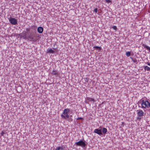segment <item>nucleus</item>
<instances>
[{"label":"nucleus","mask_w":150,"mask_h":150,"mask_svg":"<svg viewBox=\"0 0 150 150\" xmlns=\"http://www.w3.org/2000/svg\"><path fill=\"white\" fill-rule=\"evenodd\" d=\"M94 49H96L97 50H98L99 51L101 50V47L97 46H94L93 47Z\"/></svg>","instance_id":"a211bd4d"},{"label":"nucleus","mask_w":150,"mask_h":150,"mask_svg":"<svg viewBox=\"0 0 150 150\" xmlns=\"http://www.w3.org/2000/svg\"><path fill=\"white\" fill-rule=\"evenodd\" d=\"M130 58H131L132 61L134 62H137V60L136 58H134L132 57H130Z\"/></svg>","instance_id":"aec40b11"},{"label":"nucleus","mask_w":150,"mask_h":150,"mask_svg":"<svg viewBox=\"0 0 150 150\" xmlns=\"http://www.w3.org/2000/svg\"><path fill=\"white\" fill-rule=\"evenodd\" d=\"M43 28L41 26L37 28V31L39 33H42L43 31Z\"/></svg>","instance_id":"6e6552de"},{"label":"nucleus","mask_w":150,"mask_h":150,"mask_svg":"<svg viewBox=\"0 0 150 150\" xmlns=\"http://www.w3.org/2000/svg\"><path fill=\"white\" fill-rule=\"evenodd\" d=\"M47 53H53L54 52V51L51 48L48 49L47 50Z\"/></svg>","instance_id":"ddd939ff"},{"label":"nucleus","mask_w":150,"mask_h":150,"mask_svg":"<svg viewBox=\"0 0 150 150\" xmlns=\"http://www.w3.org/2000/svg\"><path fill=\"white\" fill-rule=\"evenodd\" d=\"M85 81L86 82H88V78H86V79H85Z\"/></svg>","instance_id":"c85d7f7f"},{"label":"nucleus","mask_w":150,"mask_h":150,"mask_svg":"<svg viewBox=\"0 0 150 150\" xmlns=\"http://www.w3.org/2000/svg\"><path fill=\"white\" fill-rule=\"evenodd\" d=\"M8 20L13 25H16L17 24V21L16 19L12 17H10Z\"/></svg>","instance_id":"20e7f679"},{"label":"nucleus","mask_w":150,"mask_h":150,"mask_svg":"<svg viewBox=\"0 0 150 150\" xmlns=\"http://www.w3.org/2000/svg\"><path fill=\"white\" fill-rule=\"evenodd\" d=\"M21 33H20V34H16V36H20V35H21Z\"/></svg>","instance_id":"c756f323"},{"label":"nucleus","mask_w":150,"mask_h":150,"mask_svg":"<svg viewBox=\"0 0 150 150\" xmlns=\"http://www.w3.org/2000/svg\"><path fill=\"white\" fill-rule=\"evenodd\" d=\"M51 74L57 76L59 75V72L57 70H53L51 73Z\"/></svg>","instance_id":"f8f14e48"},{"label":"nucleus","mask_w":150,"mask_h":150,"mask_svg":"<svg viewBox=\"0 0 150 150\" xmlns=\"http://www.w3.org/2000/svg\"><path fill=\"white\" fill-rule=\"evenodd\" d=\"M30 28V30H32V31H33L34 33H35L36 31V29H37V27L35 25H33L32 26L31 28Z\"/></svg>","instance_id":"9b49d317"},{"label":"nucleus","mask_w":150,"mask_h":150,"mask_svg":"<svg viewBox=\"0 0 150 150\" xmlns=\"http://www.w3.org/2000/svg\"><path fill=\"white\" fill-rule=\"evenodd\" d=\"M26 31L27 32V35L26 39L30 41H33L34 42H35L37 39L36 38V36L33 31L30 30V28H27L26 29Z\"/></svg>","instance_id":"f257e3e1"},{"label":"nucleus","mask_w":150,"mask_h":150,"mask_svg":"<svg viewBox=\"0 0 150 150\" xmlns=\"http://www.w3.org/2000/svg\"><path fill=\"white\" fill-rule=\"evenodd\" d=\"M102 133L104 134H106L108 131L107 129L105 128H103V129H102Z\"/></svg>","instance_id":"4468645a"},{"label":"nucleus","mask_w":150,"mask_h":150,"mask_svg":"<svg viewBox=\"0 0 150 150\" xmlns=\"http://www.w3.org/2000/svg\"><path fill=\"white\" fill-rule=\"evenodd\" d=\"M138 103H140L143 108H149L150 107V103L148 100H142V103L138 102Z\"/></svg>","instance_id":"f03ea898"},{"label":"nucleus","mask_w":150,"mask_h":150,"mask_svg":"<svg viewBox=\"0 0 150 150\" xmlns=\"http://www.w3.org/2000/svg\"><path fill=\"white\" fill-rule=\"evenodd\" d=\"M138 116L139 117H142L144 114V112L142 110H137Z\"/></svg>","instance_id":"0eeeda50"},{"label":"nucleus","mask_w":150,"mask_h":150,"mask_svg":"<svg viewBox=\"0 0 150 150\" xmlns=\"http://www.w3.org/2000/svg\"><path fill=\"white\" fill-rule=\"evenodd\" d=\"M86 103L88 104L89 102H91L92 103H93L95 101V100L94 99L88 97L86 98Z\"/></svg>","instance_id":"423d86ee"},{"label":"nucleus","mask_w":150,"mask_h":150,"mask_svg":"<svg viewBox=\"0 0 150 150\" xmlns=\"http://www.w3.org/2000/svg\"><path fill=\"white\" fill-rule=\"evenodd\" d=\"M147 64L149 66H150V62H147Z\"/></svg>","instance_id":"7c9ffc66"},{"label":"nucleus","mask_w":150,"mask_h":150,"mask_svg":"<svg viewBox=\"0 0 150 150\" xmlns=\"http://www.w3.org/2000/svg\"><path fill=\"white\" fill-rule=\"evenodd\" d=\"M61 116L62 118L64 119H69V116L68 114H66L65 115H64L63 114H62Z\"/></svg>","instance_id":"9d476101"},{"label":"nucleus","mask_w":150,"mask_h":150,"mask_svg":"<svg viewBox=\"0 0 150 150\" xmlns=\"http://www.w3.org/2000/svg\"><path fill=\"white\" fill-rule=\"evenodd\" d=\"M69 108H66L64 110L62 114L65 115L67 114H68L69 112Z\"/></svg>","instance_id":"1a4fd4ad"},{"label":"nucleus","mask_w":150,"mask_h":150,"mask_svg":"<svg viewBox=\"0 0 150 150\" xmlns=\"http://www.w3.org/2000/svg\"><path fill=\"white\" fill-rule=\"evenodd\" d=\"M106 2L107 3H110L111 2V1L110 0H105Z\"/></svg>","instance_id":"393cba45"},{"label":"nucleus","mask_w":150,"mask_h":150,"mask_svg":"<svg viewBox=\"0 0 150 150\" xmlns=\"http://www.w3.org/2000/svg\"><path fill=\"white\" fill-rule=\"evenodd\" d=\"M143 46L144 47V48L146 49L147 50H148L149 51V52H150V47L147 46L146 45H145L144 44H143Z\"/></svg>","instance_id":"2eb2a0df"},{"label":"nucleus","mask_w":150,"mask_h":150,"mask_svg":"<svg viewBox=\"0 0 150 150\" xmlns=\"http://www.w3.org/2000/svg\"><path fill=\"white\" fill-rule=\"evenodd\" d=\"M23 35L24 36V39H26V37L27 36V31H24L23 32Z\"/></svg>","instance_id":"dca6fc26"},{"label":"nucleus","mask_w":150,"mask_h":150,"mask_svg":"<svg viewBox=\"0 0 150 150\" xmlns=\"http://www.w3.org/2000/svg\"><path fill=\"white\" fill-rule=\"evenodd\" d=\"M102 131V127H100L99 128L95 129L94 132L99 135H103V133Z\"/></svg>","instance_id":"39448f33"},{"label":"nucleus","mask_w":150,"mask_h":150,"mask_svg":"<svg viewBox=\"0 0 150 150\" xmlns=\"http://www.w3.org/2000/svg\"><path fill=\"white\" fill-rule=\"evenodd\" d=\"M5 134V133L3 131H2L1 133V136H4V134Z\"/></svg>","instance_id":"a878e982"},{"label":"nucleus","mask_w":150,"mask_h":150,"mask_svg":"<svg viewBox=\"0 0 150 150\" xmlns=\"http://www.w3.org/2000/svg\"><path fill=\"white\" fill-rule=\"evenodd\" d=\"M75 144L77 146H81V147H85L87 145V143L84 140H80L78 142H76Z\"/></svg>","instance_id":"7ed1b4c3"},{"label":"nucleus","mask_w":150,"mask_h":150,"mask_svg":"<svg viewBox=\"0 0 150 150\" xmlns=\"http://www.w3.org/2000/svg\"><path fill=\"white\" fill-rule=\"evenodd\" d=\"M112 28L115 30H116L117 29V27L116 26H113L112 27Z\"/></svg>","instance_id":"4be33fe9"},{"label":"nucleus","mask_w":150,"mask_h":150,"mask_svg":"<svg viewBox=\"0 0 150 150\" xmlns=\"http://www.w3.org/2000/svg\"><path fill=\"white\" fill-rule=\"evenodd\" d=\"M20 36L21 38H24V36H23V35H21V34L20 35Z\"/></svg>","instance_id":"bb28decb"},{"label":"nucleus","mask_w":150,"mask_h":150,"mask_svg":"<svg viewBox=\"0 0 150 150\" xmlns=\"http://www.w3.org/2000/svg\"><path fill=\"white\" fill-rule=\"evenodd\" d=\"M98 11V8H96L94 9V12H95L96 13H97Z\"/></svg>","instance_id":"b1692460"},{"label":"nucleus","mask_w":150,"mask_h":150,"mask_svg":"<svg viewBox=\"0 0 150 150\" xmlns=\"http://www.w3.org/2000/svg\"><path fill=\"white\" fill-rule=\"evenodd\" d=\"M84 120V118H82V117H78L77 119V120Z\"/></svg>","instance_id":"5701e85b"},{"label":"nucleus","mask_w":150,"mask_h":150,"mask_svg":"<svg viewBox=\"0 0 150 150\" xmlns=\"http://www.w3.org/2000/svg\"><path fill=\"white\" fill-rule=\"evenodd\" d=\"M144 69L145 70H147L148 71H150V68L147 66H144Z\"/></svg>","instance_id":"f3484780"},{"label":"nucleus","mask_w":150,"mask_h":150,"mask_svg":"<svg viewBox=\"0 0 150 150\" xmlns=\"http://www.w3.org/2000/svg\"><path fill=\"white\" fill-rule=\"evenodd\" d=\"M130 54H131V52H129V51L127 52L126 53V55L127 57H129L130 55Z\"/></svg>","instance_id":"412c9836"},{"label":"nucleus","mask_w":150,"mask_h":150,"mask_svg":"<svg viewBox=\"0 0 150 150\" xmlns=\"http://www.w3.org/2000/svg\"><path fill=\"white\" fill-rule=\"evenodd\" d=\"M55 150H64V149L63 147L59 146L57 147Z\"/></svg>","instance_id":"6ab92c4d"},{"label":"nucleus","mask_w":150,"mask_h":150,"mask_svg":"<svg viewBox=\"0 0 150 150\" xmlns=\"http://www.w3.org/2000/svg\"><path fill=\"white\" fill-rule=\"evenodd\" d=\"M141 117H139L138 116V117H137V119L139 120H140L141 119Z\"/></svg>","instance_id":"cd10ccee"}]
</instances>
